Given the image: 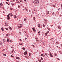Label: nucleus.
<instances>
[{
	"label": "nucleus",
	"mask_w": 62,
	"mask_h": 62,
	"mask_svg": "<svg viewBox=\"0 0 62 62\" xmlns=\"http://www.w3.org/2000/svg\"><path fill=\"white\" fill-rule=\"evenodd\" d=\"M33 3L34 4H38L39 3V1L38 0H35L34 2Z\"/></svg>",
	"instance_id": "obj_1"
},
{
	"label": "nucleus",
	"mask_w": 62,
	"mask_h": 62,
	"mask_svg": "<svg viewBox=\"0 0 62 62\" xmlns=\"http://www.w3.org/2000/svg\"><path fill=\"white\" fill-rule=\"evenodd\" d=\"M27 54V52L26 51L25 52H24V55H26V54Z\"/></svg>",
	"instance_id": "obj_2"
},
{
	"label": "nucleus",
	"mask_w": 62,
	"mask_h": 62,
	"mask_svg": "<svg viewBox=\"0 0 62 62\" xmlns=\"http://www.w3.org/2000/svg\"><path fill=\"white\" fill-rule=\"evenodd\" d=\"M7 17L8 18H7V19L8 20H9V19H10V18L9 17V15H7Z\"/></svg>",
	"instance_id": "obj_3"
},
{
	"label": "nucleus",
	"mask_w": 62,
	"mask_h": 62,
	"mask_svg": "<svg viewBox=\"0 0 62 62\" xmlns=\"http://www.w3.org/2000/svg\"><path fill=\"white\" fill-rule=\"evenodd\" d=\"M9 15L10 16H13V14L12 13H10L9 14Z\"/></svg>",
	"instance_id": "obj_4"
},
{
	"label": "nucleus",
	"mask_w": 62,
	"mask_h": 62,
	"mask_svg": "<svg viewBox=\"0 0 62 62\" xmlns=\"http://www.w3.org/2000/svg\"><path fill=\"white\" fill-rule=\"evenodd\" d=\"M32 30L34 31V32L35 31H36V30H35V29L34 28H32Z\"/></svg>",
	"instance_id": "obj_5"
},
{
	"label": "nucleus",
	"mask_w": 62,
	"mask_h": 62,
	"mask_svg": "<svg viewBox=\"0 0 62 62\" xmlns=\"http://www.w3.org/2000/svg\"><path fill=\"white\" fill-rule=\"evenodd\" d=\"M22 43H19V45H22V46H23V45H22Z\"/></svg>",
	"instance_id": "obj_6"
},
{
	"label": "nucleus",
	"mask_w": 62,
	"mask_h": 62,
	"mask_svg": "<svg viewBox=\"0 0 62 62\" xmlns=\"http://www.w3.org/2000/svg\"><path fill=\"white\" fill-rule=\"evenodd\" d=\"M3 54L4 56H5L6 55V54H4V53H3Z\"/></svg>",
	"instance_id": "obj_7"
},
{
	"label": "nucleus",
	"mask_w": 62,
	"mask_h": 62,
	"mask_svg": "<svg viewBox=\"0 0 62 62\" xmlns=\"http://www.w3.org/2000/svg\"><path fill=\"white\" fill-rule=\"evenodd\" d=\"M40 59L42 60L43 59V57L42 56V57H41V58Z\"/></svg>",
	"instance_id": "obj_8"
},
{
	"label": "nucleus",
	"mask_w": 62,
	"mask_h": 62,
	"mask_svg": "<svg viewBox=\"0 0 62 62\" xmlns=\"http://www.w3.org/2000/svg\"><path fill=\"white\" fill-rule=\"evenodd\" d=\"M35 17H33V19L34 20V21H36V20H35Z\"/></svg>",
	"instance_id": "obj_9"
},
{
	"label": "nucleus",
	"mask_w": 62,
	"mask_h": 62,
	"mask_svg": "<svg viewBox=\"0 0 62 62\" xmlns=\"http://www.w3.org/2000/svg\"><path fill=\"white\" fill-rule=\"evenodd\" d=\"M5 26H8V23H6L5 24Z\"/></svg>",
	"instance_id": "obj_10"
},
{
	"label": "nucleus",
	"mask_w": 62,
	"mask_h": 62,
	"mask_svg": "<svg viewBox=\"0 0 62 62\" xmlns=\"http://www.w3.org/2000/svg\"><path fill=\"white\" fill-rule=\"evenodd\" d=\"M40 24H39L38 25V26L39 27H40Z\"/></svg>",
	"instance_id": "obj_11"
},
{
	"label": "nucleus",
	"mask_w": 62,
	"mask_h": 62,
	"mask_svg": "<svg viewBox=\"0 0 62 62\" xmlns=\"http://www.w3.org/2000/svg\"><path fill=\"white\" fill-rule=\"evenodd\" d=\"M46 13H47V14H49V11H46Z\"/></svg>",
	"instance_id": "obj_12"
},
{
	"label": "nucleus",
	"mask_w": 62,
	"mask_h": 62,
	"mask_svg": "<svg viewBox=\"0 0 62 62\" xmlns=\"http://www.w3.org/2000/svg\"><path fill=\"white\" fill-rule=\"evenodd\" d=\"M26 20H27V19L25 18L24 19V21L26 22Z\"/></svg>",
	"instance_id": "obj_13"
},
{
	"label": "nucleus",
	"mask_w": 62,
	"mask_h": 62,
	"mask_svg": "<svg viewBox=\"0 0 62 62\" xmlns=\"http://www.w3.org/2000/svg\"><path fill=\"white\" fill-rule=\"evenodd\" d=\"M14 18H17V17H16V16H14Z\"/></svg>",
	"instance_id": "obj_14"
},
{
	"label": "nucleus",
	"mask_w": 62,
	"mask_h": 62,
	"mask_svg": "<svg viewBox=\"0 0 62 62\" xmlns=\"http://www.w3.org/2000/svg\"><path fill=\"white\" fill-rule=\"evenodd\" d=\"M41 56H43L42 57H44V56H43V54H41Z\"/></svg>",
	"instance_id": "obj_15"
},
{
	"label": "nucleus",
	"mask_w": 62,
	"mask_h": 62,
	"mask_svg": "<svg viewBox=\"0 0 62 62\" xmlns=\"http://www.w3.org/2000/svg\"><path fill=\"white\" fill-rule=\"evenodd\" d=\"M7 42H9V40L8 39H7Z\"/></svg>",
	"instance_id": "obj_16"
},
{
	"label": "nucleus",
	"mask_w": 62,
	"mask_h": 62,
	"mask_svg": "<svg viewBox=\"0 0 62 62\" xmlns=\"http://www.w3.org/2000/svg\"><path fill=\"white\" fill-rule=\"evenodd\" d=\"M1 30L2 31H4V29H3V28H1Z\"/></svg>",
	"instance_id": "obj_17"
},
{
	"label": "nucleus",
	"mask_w": 62,
	"mask_h": 62,
	"mask_svg": "<svg viewBox=\"0 0 62 62\" xmlns=\"http://www.w3.org/2000/svg\"><path fill=\"white\" fill-rule=\"evenodd\" d=\"M50 57H53V55H52L50 56Z\"/></svg>",
	"instance_id": "obj_18"
},
{
	"label": "nucleus",
	"mask_w": 62,
	"mask_h": 62,
	"mask_svg": "<svg viewBox=\"0 0 62 62\" xmlns=\"http://www.w3.org/2000/svg\"><path fill=\"white\" fill-rule=\"evenodd\" d=\"M16 59H19V58L18 57H16Z\"/></svg>",
	"instance_id": "obj_19"
},
{
	"label": "nucleus",
	"mask_w": 62,
	"mask_h": 62,
	"mask_svg": "<svg viewBox=\"0 0 62 62\" xmlns=\"http://www.w3.org/2000/svg\"><path fill=\"white\" fill-rule=\"evenodd\" d=\"M5 29L6 30H8V28H6Z\"/></svg>",
	"instance_id": "obj_20"
},
{
	"label": "nucleus",
	"mask_w": 62,
	"mask_h": 62,
	"mask_svg": "<svg viewBox=\"0 0 62 62\" xmlns=\"http://www.w3.org/2000/svg\"><path fill=\"white\" fill-rule=\"evenodd\" d=\"M48 33H45V35L46 36H47V34Z\"/></svg>",
	"instance_id": "obj_21"
},
{
	"label": "nucleus",
	"mask_w": 62,
	"mask_h": 62,
	"mask_svg": "<svg viewBox=\"0 0 62 62\" xmlns=\"http://www.w3.org/2000/svg\"><path fill=\"white\" fill-rule=\"evenodd\" d=\"M42 26L43 27H45V25H44V24H43L42 25Z\"/></svg>",
	"instance_id": "obj_22"
},
{
	"label": "nucleus",
	"mask_w": 62,
	"mask_h": 62,
	"mask_svg": "<svg viewBox=\"0 0 62 62\" xmlns=\"http://www.w3.org/2000/svg\"><path fill=\"white\" fill-rule=\"evenodd\" d=\"M9 29H10V30H12V28L11 27H9Z\"/></svg>",
	"instance_id": "obj_23"
},
{
	"label": "nucleus",
	"mask_w": 62,
	"mask_h": 62,
	"mask_svg": "<svg viewBox=\"0 0 62 62\" xmlns=\"http://www.w3.org/2000/svg\"><path fill=\"white\" fill-rule=\"evenodd\" d=\"M20 27H22V24H20Z\"/></svg>",
	"instance_id": "obj_24"
},
{
	"label": "nucleus",
	"mask_w": 62,
	"mask_h": 62,
	"mask_svg": "<svg viewBox=\"0 0 62 62\" xmlns=\"http://www.w3.org/2000/svg\"><path fill=\"white\" fill-rule=\"evenodd\" d=\"M43 45H44V46H45V44H44V43H43Z\"/></svg>",
	"instance_id": "obj_25"
},
{
	"label": "nucleus",
	"mask_w": 62,
	"mask_h": 62,
	"mask_svg": "<svg viewBox=\"0 0 62 62\" xmlns=\"http://www.w3.org/2000/svg\"><path fill=\"white\" fill-rule=\"evenodd\" d=\"M57 54H55L54 55V56H57Z\"/></svg>",
	"instance_id": "obj_26"
},
{
	"label": "nucleus",
	"mask_w": 62,
	"mask_h": 62,
	"mask_svg": "<svg viewBox=\"0 0 62 62\" xmlns=\"http://www.w3.org/2000/svg\"><path fill=\"white\" fill-rule=\"evenodd\" d=\"M18 27H19V28H21V27H20V26H18Z\"/></svg>",
	"instance_id": "obj_27"
},
{
	"label": "nucleus",
	"mask_w": 62,
	"mask_h": 62,
	"mask_svg": "<svg viewBox=\"0 0 62 62\" xmlns=\"http://www.w3.org/2000/svg\"><path fill=\"white\" fill-rule=\"evenodd\" d=\"M29 55L30 56H31V54L30 53L29 54Z\"/></svg>",
	"instance_id": "obj_28"
},
{
	"label": "nucleus",
	"mask_w": 62,
	"mask_h": 62,
	"mask_svg": "<svg viewBox=\"0 0 62 62\" xmlns=\"http://www.w3.org/2000/svg\"><path fill=\"white\" fill-rule=\"evenodd\" d=\"M0 5L1 6H3V5H2V3L0 4Z\"/></svg>",
	"instance_id": "obj_29"
},
{
	"label": "nucleus",
	"mask_w": 62,
	"mask_h": 62,
	"mask_svg": "<svg viewBox=\"0 0 62 62\" xmlns=\"http://www.w3.org/2000/svg\"><path fill=\"white\" fill-rule=\"evenodd\" d=\"M6 4H8V5H9V4H8V3L7 2H6Z\"/></svg>",
	"instance_id": "obj_30"
},
{
	"label": "nucleus",
	"mask_w": 62,
	"mask_h": 62,
	"mask_svg": "<svg viewBox=\"0 0 62 62\" xmlns=\"http://www.w3.org/2000/svg\"><path fill=\"white\" fill-rule=\"evenodd\" d=\"M11 5H12V6H13L14 5L13 3H11Z\"/></svg>",
	"instance_id": "obj_31"
},
{
	"label": "nucleus",
	"mask_w": 62,
	"mask_h": 62,
	"mask_svg": "<svg viewBox=\"0 0 62 62\" xmlns=\"http://www.w3.org/2000/svg\"><path fill=\"white\" fill-rule=\"evenodd\" d=\"M22 49L23 50H25V48H24V47H23V48Z\"/></svg>",
	"instance_id": "obj_32"
},
{
	"label": "nucleus",
	"mask_w": 62,
	"mask_h": 62,
	"mask_svg": "<svg viewBox=\"0 0 62 62\" xmlns=\"http://www.w3.org/2000/svg\"><path fill=\"white\" fill-rule=\"evenodd\" d=\"M38 61L39 62H41V60H38Z\"/></svg>",
	"instance_id": "obj_33"
},
{
	"label": "nucleus",
	"mask_w": 62,
	"mask_h": 62,
	"mask_svg": "<svg viewBox=\"0 0 62 62\" xmlns=\"http://www.w3.org/2000/svg\"><path fill=\"white\" fill-rule=\"evenodd\" d=\"M11 56L12 57H14V56L12 55H11Z\"/></svg>",
	"instance_id": "obj_34"
},
{
	"label": "nucleus",
	"mask_w": 62,
	"mask_h": 62,
	"mask_svg": "<svg viewBox=\"0 0 62 62\" xmlns=\"http://www.w3.org/2000/svg\"><path fill=\"white\" fill-rule=\"evenodd\" d=\"M45 55H46V56H47V54L46 53L45 54Z\"/></svg>",
	"instance_id": "obj_35"
},
{
	"label": "nucleus",
	"mask_w": 62,
	"mask_h": 62,
	"mask_svg": "<svg viewBox=\"0 0 62 62\" xmlns=\"http://www.w3.org/2000/svg\"><path fill=\"white\" fill-rule=\"evenodd\" d=\"M20 2H22V0H20Z\"/></svg>",
	"instance_id": "obj_36"
},
{
	"label": "nucleus",
	"mask_w": 62,
	"mask_h": 62,
	"mask_svg": "<svg viewBox=\"0 0 62 62\" xmlns=\"http://www.w3.org/2000/svg\"><path fill=\"white\" fill-rule=\"evenodd\" d=\"M51 39V40H53V39L52 38H51V39Z\"/></svg>",
	"instance_id": "obj_37"
},
{
	"label": "nucleus",
	"mask_w": 62,
	"mask_h": 62,
	"mask_svg": "<svg viewBox=\"0 0 62 62\" xmlns=\"http://www.w3.org/2000/svg\"><path fill=\"white\" fill-rule=\"evenodd\" d=\"M58 28L59 29H60V27H59L58 26Z\"/></svg>",
	"instance_id": "obj_38"
},
{
	"label": "nucleus",
	"mask_w": 62,
	"mask_h": 62,
	"mask_svg": "<svg viewBox=\"0 0 62 62\" xmlns=\"http://www.w3.org/2000/svg\"><path fill=\"white\" fill-rule=\"evenodd\" d=\"M10 40L11 42H12V41L11 40Z\"/></svg>",
	"instance_id": "obj_39"
},
{
	"label": "nucleus",
	"mask_w": 62,
	"mask_h": 62,
	"mask_svg": "<svg viewBox=\"0 0 62 62\" xmlns=\"http://www.w3.org/2000/svg\"><path fill=\"white\" fill-rule=\"evenodd\" d=\"M18 7L19 8H20V6L18 5Z\"/></svg>",
	"instance_id": "obj_40"
},
{
	"label": "nucleus",
	"mask_w": 62,
	"mask_h": 62,
	"mask_svg": "<svg viewBox=\"0 0 62 62\" xmlns=\"http://www.w3.org/2000/svg\"><path fill=\"white\" fill-rule=\"evenodd\" d=\"M38 33H39V34H40V31H39L38 32Z\"/></svg>",
	"instance_id": "obj_41"
},
{
	"label": "nucleus",
	"mask_w": 62,
	"mask_h": 62,
	"mask_svg": "<svg viewBox=\"0 0 62 62\" xmlns=\"http://www.w3.org/2000/svg\"><path fill=\"white\" fill-rule=\"evenodd\" d=\"M47 33H49V31H48Z\"/></svg>",
	"instance_id": "obj_42"
},
{
	"label": "nucleus",
	"mask_w": 62,
	"mask_h": 62,
	"mask_svg": "<svg viewBox=\"0 0 62 62\" xmlns=\"http://www.w3.org/2000/svg\"><path fill=\"white\" fill-rule=\"evenodd\" d=\"M12 52L13 53V52H14V50H13L12 51Z\"/></svg>",
	"instance_id": "obj_43"
},
{
	"label": "nucleus",
	"mask_w": 62,
	"mask_h": 62,
	"mask_svg": "<svg viewBox=\"0 0 62 62\" xmlns=\"http://www.w3.org/2000/svg\"><path fill=\"white\" fill-rule=\"evenodd\" d=\"M57 59H58V60H60L58 58H57Z\"/></svg>",
	"instance_id": "obj_44"
},
{
	"label": "nucleus",
	"mask_w": 62,
	"mask_h": 62,
	"mask_svg": "<svg viewBox=\"0 0 62 62\" xmlns=\"http://www.w3.org/2000/svg\"><path fill=\"white\" fill-rule=\"evenodd\" d=\"M6 35L7 36H8V34H7Z\"/></svg>",
	"instance_id": "obj_45"
},
{
	"label": "nucleus",
	"mask_w": 62,
	"mask_h": 62,
	"mask_svg": "<svg viewBox=\"0 0 62 62\" xmlns=\"http://www.w3.org/2000/svg\"><path fill=\"white\" fill-rule=\"evenodd\" d=\"M20 3V2H19V1H18L17 2V3Z\"/></svg>",
	"instance_id": "obj_46"
},
{
	"label": "nucleus",
	"mask_w": 62,
	"mask_h": 62,
	"mask_svg": "<svg viewBox=\"0 0 62 62\" xmlns=\"http://www.w3.org/2000/svg\"><path fill=\"white\" fill-rule=\"evenodd\" d=\"M50 55H52V54L51 53H50L49 54Z\"/></svg>",
	"instance_id": "obj_47"
},
{
	"label": "nucleus",
	"mask_w": 62,
	"mask_h": 62,
	"mask_svg": "<svg viewBox=\"0 0 62 62\" xmlns=\"http://www.w3.org/2000/svg\"><path fill=\"white\" fill-rule=\"evenodd\" d=\"M25 57H26V58H27V57L26 56H25Z\"/></svg>",
	"instance_id": "obj_48"
},
{
	"label": "nucleus",
	"mask_w": 62,
	"mask_h": 62,
	"mask_svg": "<svg viewBox=\"0 0 62 62\" xmlns=\"http://www.w3.org/2000/svg\"><path fill=\"white\" fill-rule=\"evenodd\" d=\"M25 9H26V10H27V9H26V8H25Z\"/></svg>",
	"instance_id": "obj_49"
},
{
	"label": "nucleus",
	"mask_w": 62,
	"mask_h": 62,
	"mask_svg": "<svg viewBox=\"0 0 62 62\" xmlns=\"http://www.w3.org/2000/svg\"><path fill=\"white\" fill-rule=\"evenodd\" d=\"M20 40L21 41H22V39H20Z\"/></svg>",
	"instance_id": "obj_50"
},
{
	"label": "nucleus",
	"mask_w": 62,
	"mask_h": 62,
	"mask_svg": "<svg viewBox=\"0 0 62 62\" xmlns=\"http://www.w3.org/2000/svg\"><path fill=\"white\" fill-rule=\"evenodd\" d=\"M19 33V34H22V33H21V32H20Z\"/></svg>",
	"instance_id": "obj_51"
},
{
	"label": "nucleus",
	"mask_w": 62,
	"mask_h": 62,
	"mask_svg": "<svg viewBox=\"0 0 62 62\" xmlns=\"http://www.w3.org/2000/svg\"><path fill=\"white\" fill-rule=\"evenodd\" d=\"M0 45H2V44H1V42L0 43Z\"/></svg>",
	"instance_id": "obj_52"
},
{
	"label": "nucleus",
	"mask_w": 62,
	"mask_h": 62,
	"mask_svg": "<svg viewBox=\"0 0 62 62\" xmlns=\"http://www.w3.org/2000/svg\"><path fill=\"white\" fill-rule=\"evenodd\" d=\"M54 14V13L53 12L52 14Z\"/></svg>",
	"instance_id": "obj_53"
},
{
	"label": "nucleus",
	"mask_w": 62,
	"mask_h": 62,
	"mask_svg": "<svg viewBox=\"0 0 62 62\" xmlns=\"http://www.w3.org/2000/svg\"><path fill=\"white\" fill-rule=\"evenodd\" d=\"M57 48H59V47H58V46H57Z\"/></svg>",
	"instance_id": "obj_54"
},
{
	"label": "nucleus",
	"mask_w": 62,
	"mask_h": 62,
	"mask_svg": "<svg viewBox=\"0 0 62 62\" xmlns=\"http://www.w3.org/2000/svg\"><path fill=\"white\" fill-rule=\"evenodd\" d=\"M25 33H27V32H25Z\"/></svg>",
	"instance_id": "obj_55"
},
{
	"label": "nucleus",
	"mask_w": 62,
	"mask_h": 62,
	"mask_svg": "<svg viewBox=\"0 0 62 62\" xmlns=\"http://www.w3.org/2000/svg\"><path fill=\"white\" fill-rule=\"evenodd\" d=\"M44 21H46V20L45 19H44Z\"/></svg>",
	"instance_id": "obj_56"
},
{
	"label": "nucleus",
	"mask_w": 62,
	"mask_h": 62,
	"mask_svg": "<svg viewBox=\"0 0 62 62\" xmlns=\"http://www.w3.org/2000/svg\"><path fill=\"white\" fill-rule=\"evenodd\" d=\"M25 39L26 40V39H27V38H25Z\"/></svg>",
	"instance_id": "obj_57"
},
{
	"label": "nucleus",
	"mask_w": 62,
	"mask_h": 62,
	"mask_svg": "<svg viewBox=\"0 0 62 62\" xmlns=\"http://www.w3.org/2000/svg\"><path fill=\"white\" fill-rule=\"evenodd\" d=\"M54 25H51V26H53Z\"/></svg>",
	"instance_id": "obj_58"
},
{
	"label": "nucleus",
	"mask_w": 62,
	"mask_h": 62,
	"mask_svg": "<svg viewBox=\"0 0 62 62\" xmlns=\"http://www.w3.org/2000/svg\"><path fill=\"white\" fill-rule=\"evenodd\" d=\"M16 62H19L18 61H16Z\"/></svg>",
	"instance_id": "obj_59"
},
{
	"label": "nucleus",
	"mask_w": 62,
	"mask_h": 62,
	"mask_svg": "<svg viewBox=\"0 0 62 62\" xmlns=\"http://www.w3.org/2000/svg\"><path fill=\"white\" fill-rule=\"evenodd\" d=\"M32 46H33V47H34V46H34V45H32Z\"/></svg>",
	"instance_id": "obj_60"
},
{
	"label": "nucleus",
	"mask_w": 62,
	"mask_h": 62,
	"mask_svg": "<svg viewBox=\"0 0 62 62\" xmlns=\"http://www.w3.org/2000/svg\"><path fill=\"white\" fill-rule=\"evenodd\" d=\"M48 30L49 31H50V30L49 29H48Z\"/></svg>",
	"instance_id": "obj_61"
},
{
	"label": "nucleus",
	"mask_w": 62,
	"mask_h": 62,
	"mask_svg": "<svg viewBox=\"0 0 62 62\" xmlns=\"http://www.w3.org/2000/svg\"><path fill=\"white\" fill-rule=\"evenodd\" d=\"M61 7H62V4L61 5Z\"/></svg>",
	"instance_id": "obj_62"
},
{
	"label": "nucleus",
	"mask_w": 62,
	"mask_h": 62,
	"mask_svg": "<svg viewBox=\"0 0 62 62\" xmlns=\"http://www.w3.org/2000/svg\"><path fill=\"white\" fill-rule=\"evenodd\" d=\"M37 41H39V40H37Z\"/></svg>",
	"instance_id": "obj_63"
},
{
	"label": "nucleus",
	"mask_w": 62,
	"mask_h": 62,
	"mask_svg": "<svg viewBox=\"0 0 62 62\" xmlns=\"http://www.w3.org/2000/svg\"><path fill=\"white\" fill-rule=\"evenodd\" d=\"M43 55H44V56H45V55H44V54Z\"/></svg>",
	"instance_id": "obj_64"
}]
</instances>
